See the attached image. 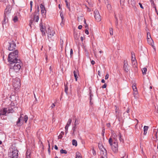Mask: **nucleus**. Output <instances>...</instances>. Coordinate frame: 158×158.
<instances>
[{
	"instance_id": "obj_29",
	"label": "nucleus",
	"mask_w": 158,
	"mask_h": 158,
	"mask_svg": "<svg viewBox=\"0 0 158 158\" xmlns=\"http://www.w3.org/2000/svg\"><path fill=\"white\" fill-rule=\"evenodd\" d=\"M132 89H133V91H135V90H137V89L136 86V84H133L132 85Z\"/></svg>"
},
{
	"instance_id": "obj_60",
	"label": "nucleus",
	"mask_w": 158,
	"mask_h": 158,
	"mask_svg": "<svg viewBox=\"0 0 158 158\" xmlns=\"http://www.w3.org/2000/svg\"><path fill=\"white\" fill-rule=\"evenodd\" d=\"M54 148L56 150H57L58 148L57 146L56 145H55V147H54Z\"/></svg>"
},
{
	"instance_id": "obj_6",
	"label": "nucleus",
	"mask_w": 158,
	"mask_h": 158,
	"mask_svg": "<svg viewBox=\"0 0 158 158\" xmlns=\"http://www.w3.org/2000/svg\"><path fill=\"white\" fill-rule=\"evenodd\" d=\"M39 7L38 6V10L37 11H35L33 14V16L34 17L33 21H35L36 22H37L39 20Z\"/></svg>"
},
{
	"instance_id": "obj_19",
	"label": "nucleus",
	"mask_w": 158,
	"mask_h": 158,
	"mask_svg": "<svg viewBox=\"0 0 158 158\" xmlns=\"http://www.w3.org/2000/svg\"><path fill=\"white\" fill-rule=\"evenodd\" d=\"M13 104L14 103H11V105L12 106L11 107V108H9L8 110V113H12L14 111V109L15 108V107L13 106Z\"/></svg>"
},
{
	"instance_id": "obj_38",
	"label": "nucleus",
	"mask_w": 158,
	"mask_h": 158,
	"mask_svg": "<svg viewBox=\"0 0 158 158\" xmlns=\"http://www.w3.org/2000/svg\"><path fill=\"white\" fill-rule=\"evenodd\" d=\"M110 33L111 35H113V29L112 28H110L109 29Z\"/></svg>"
},
{
	"instance_id": "obj_64",
	"label": "nucleus",
	"mask_w": 158,
	"mask_h": 158,
	"mask_svg": "<svg viewBox=\"0 0 158 158\" xmlns=\"http://www.w3.org/2000/svg\"><path fill=\"white\" fill-rule=\"evenodd\" d=\"M118 137L119 138H121V134L120 133L119 134Z\"/></svg>"
},
{
	"instance_id": "obj_62",
	"label": "nucleus",
	"mask_w": 158,
	"mask_h": 158,
	"mask_svg": "<svg viewBox=\"0 0 158 158\" xmlns=\"http://www.w3.org/2000/svg\"><path fill=\"white\" fill-rule=\"evenodd\" d=\"M23 115V114H21L20 117L19 118H20L21 119L23 118L22 117V115Z\"/></svg>"
},
{
	"instance_id": "obj_47",
	"label": "nucleus",
	"mask_w": 158,
	"mask_h": 158,
	"mask_svg": "<svg viewBox=\"0 0 158 158\" xmlns=\"http://www.w3.org/2000/svg\"><path fill=\"white\" fill-rule=\"evenodd\" d=\"M33 20H31L30 21L29 25L31 27V25L32 23Z\"/></svg>"
},
{
	"instance_id": "obj_52",
	"label": "nucleus",
	"mask_w": 158,
	"mask_h": 158,
	"mask_svg": "<svg viewBox=\"0 0 158 158\" xmlns=\"http://www.w3.org/2000/svg\"><path fill=\"white\" fill-rule=\"evenodd\" d=\"M32 3H33L32 1H30V7H31V8H32Z\"/></svg>"
},
{
	"instance_id": "obj_26",
	"label": "nucleus",
	"mask_w": 158,
	"mask_h": 158,
	"mask_svg": "<svg viewBox=\"0 0 158 158\" xmlns=\"http://www.w3.org/2000/svg\"><path fill=\"white\" fill-rule=\"evenodd\" d=\"M72 144L73 145L76 146L77 145V142L76 140L73 139L72 140Z\"/></svg>"
},
{
	"instance_id": "obj_31",
	"label": "nucleus",
	"mask_w": 158,
	"mask_h": 158,
	"mask_svg": "<svg viewBox=\"0 0 158 158\" xmlns=\"http://www.w3.org/2000/svg\"><path fill=\"white\" fill-rule=\"evenodd\" d=\"M138 94V93L137 92V90L134 91L133 94H134V97L135 98L137 97Z\"/></svg>"
},
{
	"instance_id": "obj_58",
	"label": "nucleus",
	"mask_w": 158,
	"mask_h": 158,
	"mask_svg": "<svg viewBox=\"0 0 158 158\" xmlns=\"http://www.w3.org/2000/svg\"><path fill=\"white\" fill-rule=\"evenodd\" d=\"M49 69H50V73H51V72H52V68L51 66H50V67Z\"/></svg>"
},
{
	"instance_id": "obj_50",
	"label": "nucleus",
	"mask_w": 158,
	"mask_h": 158,
	"mask_svg": "<svg viewBox=\"0 0 158 158\" xmlns=\"http://www.w3.org/2000/svg\"><path fill=\"white\" fill-rule=\"evenodd\" d=\"M115 19H116V26H117L118 24V19H117V18H115Z\"/></svg>"
},
{
	"instance_id": "obj_11",
	"label": "nucleus",
	"mask_w": 158,
	"mask_h": 158,
	"mask_svg": "<svg viewBox=\"0 0 158 158\" xmlns=\"http://www.w3.org/2000/svg\"><path fill=\"white\" fill-rule=\"evenodd\" d=\"M40 30L43 35H45V27L44 26L42 23L40 24Z\"/></svg>"
},
{
	"instance_id": "obj_44",
	"label": "nucleus",
	"mask_w": 158,
	"mask_h": 158,
	"mask_svg": "<svg viewBox=\"0 0 158 158\" xmlns=\"http://www.w3.org/2000/svg\"><path fill=\"white\" fill-rule=\"evenodd\" d=\"M70 56H71V57L73 55V50H72V49H70Z\"/></svg>"
},
{
	"instance_id": "obj_23",
	"label": "nucleus",
	"mask_w": 158,
	"mask_h": 158,
	"mask_svg": "<svg viewBox=\"0 0 158 158\" xmlns=\"http://www.w3.org/2000/svg\"><path fill=\"white\" fill-rule=\"evenodd\" d=\"M132 63L134 67H135L137 65V62L135 58H134V60H132Z\"/></svg>"
},
{
	"instance_id": "obj_40",
	"label": "nucleus",
	"mask_w": 158,
	"mask_h": 158,
	"mask_svg": "<svg viewBox=\"0 0 158 158\" xmlns=\"http://www.w3.org/2000/svg\"><path fill=\"white\" fill-rule=\"evenodd\" d=\"M98 147L99 148V149L100 150H101L102 149L104 148H103V147L102 146V144H101L100 143H98Z\"/></svg>"
},
{
	"instance_id": "obj_18",
	"label": "nucleus",
	"mask_w": 158,
	"mask_h": 158,
	"mask_svg": "<svg viewBox=\"0 0 158 158\" xmlns=\"http://www.w3.org/2000/svg\"><path fill=\"white\" fill-rule=\"evenodd\" d=\"M40 8L41 9V13L43 15H45L46 11L44 6L42 4H41L40 5Z\"/></svg>"
},
{
	"instance_id": "obj_57",
	"label": "nucleus",
	"mask_w": 158,
	"mask_h": 158,
	"mask_svg": "<svg viewBox=\"0 0 158 158\" xmlns=\"http://www.w3.org/2000/svg\"><path fill=\"white\" fill-rule=\"evenodd\" d=\"M98 74L100 76H101V72L100 71H98Z\"/></svg>"
},
{
	"instance_id": "obj_37",
	"label": "nucleus",
	"mask_w": 158,
	"mask_h": 158,
	"mask_svg": "<svg viewBox=\"0 0 158 158\" xmlns=\"http://www.w3.org/2000/svg\"><path fill=\"white\" fill-rule=\"evenodd\" d=\"M24 119L25 122V123H26L27 121V120H28V117H27V115H25L24 118Z\"/></svg>"
},
{
	"instance_id": "obj_41",
	"label": "nucleus",
	"mask_w": 158,
	"mask_h": 158,
	"mask_svg": "<svg viewBox=\"0 0 158 158\" xmlns=\"http://www.w3.org/2000/svg\"><path fill=\"white\" fill-rule=\"evenodd\" d=\"M60 17H61V19H62V22H63V19H64V16H63V15L62 14V12H60Z\"/></svg>"
},
{
	"instance_id": "obj_63",
	"label": "nucleus",
	"mask_w": 158,
	"mask_h": 158,
	"mask_svg": "<svg viewBox=\"0 0 158 158\" xmlns=\"http://www.w3.org/2000/svg\"><path fill=\"white\" fill-rule=\"evenodd\" d=\"M101 82L102 83H105V81L104 80V79H103L102 80V81H101Z\"/></svg>"
},
{
	"instance_id": "obj_8",
	"label": "nucleus",
	"mask_w": 158,
	"mask_h": 158,
	"mask_svg": "<svg viewBox=\"0 0 158 158\" xmlns=\"http://www.w3.org/2000/svg\"><path fill=\"white\" fill-rule=\"evenodd\" d=\"M94 14L96 20L98 22L100 21L101 20V17L98 10H95L94 11Z\"/></svg>"
},
{
	"instance_id": "obj_27",
	"label": "nucleus",
	"mask_w": 158,
	"mask_h": 158,
	"mask_svg": "<svg viewBox=\"0 0 158 158\" xmlns=\"http://www.w3.org/2000/svg\"><path fill=\"white\" fill-rule=\"evenodd\" d=\"M64 132L63 131H61L60 135H58V138H62L63 137V135H64Z\"/></svg>"
},
{
	"instance_id": "obj_55",
	"label": "nucleus",
	"mask_w": 158,
	"mask_h": 158,
	"mask_svg": "<svg viewBox=\"0 0 158 158\" xmlns=\"http://www.w3.org/2000/svg\"><path fill=\"white\" fill-rule=\"evenodd\" d=\"M139 6H140V7L141 8H142V9H143V6H142V4L140 3H139Z\"/></svg>"
},
{
	"instance_id": "obj_46",
	"label": "nucleus",
	"mask_w": 158,
	"mask_h": 158,
	"mask_svg": "<svg viewBox=\"0 0 158 158\" xmlns=\"http://www.w3.org/2000/svg\"><path fill=\"white\" fill-rule=\"evenodd\" d=\"M85 33L87 34L88 35L89 32L88 31V29H86L85 31Z\"/></svg>"
},
{
	"instance_id": "obj_7",
	"label": "nucleus",
	"mask_w": 158,
	"mask_h": 158,
	"mask_svg": "<svg viewBox=\"0 0 158 158\" xmlns=\"http://www.w3.org/2000/svg\"><path fill=\"white\" fill-rule=\"evenodd\" d=\"M9 47L8 49L10 51H12L15 48L16 44L13 41H12L9 43Z\"/></svg>"
},
{
	"instance_id": "obj_5",
	"label": "nucleus",
	"mask_w": 158,
	"mask_h": 158,
	"mask_svg": "<svg viewBox=\"0 0 158 158\" xmlns=\"http://www.w3.org/2000/svg\"><path fill=\"white\" fill-rule=\"evenodd\" d=\"M109 142L111 146V149L112 151L116 153L117 152L118 149V145L117 142L115 139H109Z\"/></svg>"
},
{
	"instance_id": "obj_24",
	"label": "nucleus",
	"mask_w": 158,
	"mask_h": 158,
	"mask_svg": "<svg viewBox=\"0 0 158 158\" xmlns=\"http://www.w3.org/2000/svg\"><path fill=\"white\" fill-rule=\"evenodd\" d=\"M76 158H82L81 154L79 152H76Z\"/></svg>"
},
{
	"instance_id": "obj_17",
	"label": "nucleus",
	"mask_w": 158,
	"mask_h": 158,
	"mask_svg": "<svg viewBox=\"0 0 158 158\" xmlns=\"http://www.w3.org/2000/svg\"><path fill=\"white\" fill-rule=\"evenodd\" d=\"M7 112V108H3L0 110V116L5 115Z\"/></svg>"
},
{
	"instance_id": "obj_13",
	"label": "nucleus",
	"mask_w": 158,
	"mask_h": 158,
	"mask_svg": "<svg viewBox=\"0 0 158 158\" xmlns=\"http://www.w3.org/2000/svg\"><path fill=\"white\" fill-rule=\"evenodd\" d=\"M72 121V120L71 118H69V119L67 123V124L65 127V132L66 133H67L68 129V127L71 124V123Z\"/></svg>"
},
{
	"instance_id": "obj_51",
	"label": "nucleus",
	"mask_w": 158,
	"mask_h": 158,
	"mask_svg": "<svg viewBox=\"0 0 158 158\" xmlns=\"http://www.w3.org/2000/svg\"><path fill=\"white\" fill-rule=\"evenodd\" d=\"M106 84H104V85H103L102 86V88H105L106 87Z\"/></svg>"
},
{
	"instance_id": "obj_28",
	"label": "nucleus",
	"mask_w": 158,
	"mask_h": 158,
	"mask_svg": "<svg viewBox=\"0 0 158 158\" xmlns=\"http://www.w3.org/2000/svg\"><path fill=\"white\" fill-rule=\"evenodd\" d=\"M13 21L15 23H16L18 21V18L17 16L14 17L13 19Z\"/></svg>"
},
{
	"instance_id": "obj_39",
	"label": "nucleus",
	"mask_w": 158,
	"mask_h": 158,
	"mask_svg": "<svg viewBox=\"0 0 158 158\" xmlns=\"http://www.w3.org/2000/svg\"><path fill=\"white\" fill-rule=\"evenodd\" d=\"M93 95L92 94H91V93H90V102L89 103L90 104H92L93 103L91 102V99H92V96H93Z\"/></svg>"
},
{
	"instance_id": "obj_9",
	"label": "nucleus",
	"mask_w": 158,
	"mask_h": 158,
	"mask_svg": "<svg viewBox=\"0 0 158 158\" xmlns=\"http://www.w3.org/2000/svg\"><path fill=\"white\" fill-rule=\"evenodd\" d=\"M47 33L48 34V39L49 38H51L53 36L55 33V31L53 30H51L49 28H48Z\"/></svg>"
},
{
	"instance_id": "obj_15",
	"label": "nucleus",
	"mask_w": 158,
	"mask_h": 158,
	"mask_svg": "<svg viewBox=\"0 0 158 158\" xmlns=\"http://www.w3.org/2000/svg\"><path fill=\"white\" fill-rule=\"evenodd\" d=\"M147 40L149 44L151 45L152 46H153V44H154L153 40L152 39L150 35H148V34Z\"/></svg>"
},
{
	"instance_id": "obj_32",
	"label": "nucleus",
	"mask_w": 158,
	"mask_h": 158,
	"mask_svg": "<svg viewBox=\"0 0 158 158\" xmlns=\"http://www.w3.org/2000/svg\"><path fill=\"white\" fill-rule=\"evenodd\" d=\"M21 120V119L20 118H19L18 121L17 122L16 125L18 126H20L21 125V123H20Z\"/></svg>"
},
{
	"instance_id": "obj_42",
	"label": "nucleus",
	"mask_w": 158,
	"mask_h": 158,
	"mask_svg": "<svg viewBox=\"0 0 158 158\" xmlns=\"http://www.w3.org/2000/svg\"><path fill=\"white\" fill-rule=\"evenodd\" d=\"M107 7L109 10H110L111 9V7L110 4H108L107 5Z\"/></svg>"
},
{
	"instance_id": "obj_56",
	"label": "nucleus",
	"mask_w": 158,
	"mask_h": 158,
	"mask_svg": "<svg viewBox=\"0 0 158 158\" xmlns=\"http://www.w3.org/2000/svg\"><path fill=\"white\" fill-rule=\"evenodd\" d=\"M91 63L92 64L94 65L95 64V62L94 61L92 60L91 61Z\"/></svg>"
},
{
	"instance_id": "obj_22",
	"label": "nucleus",
	"mask_w": 158,
	"mask_h": 158,
	"mask_svg": "<svg viewBox=\"0 0 158 158\" xmlns=\"http://www.w3.org/2000/svg\"><path fill=\"white\" fill-rule=\"evenodd\" d=\"M78 73V70H74L73 71V73H74V77L75 78V80L76 81H77V74Z\"/></svg>"
},
{
	"instance_id": "obj_2",
	"label": "nucleus",
	"mask_w": 158,
	"mask_h": 158,
	"mask_svg": "<svg viewBox=\"0 0 158 158\" xmlns=\"http://www.w3.org/2000/svg\"><path fill=\"white\" fill-rule=\"evenodd\" d=\"M13 71L12 70L10 73L11 76L13 77L12 85L14 89L16 90H17L20 87V80L19 78L17 77L14 78V77L13 76Z\"/></svg>"
},
{
	"instance_id": "obj_4",
	"label": "nucleus",
	"mask_w": 158,
	"mask_h": 158,
	"mask_svg": "<svg viewBox=\"0 0 158 158\" xmlns=\"http://www.w3.org/2000/svg\"><path fill=\"white\" fill-rule=\"evenodd\" d=\"M22 64V63L21 60H18V61H17L16 62H14L10 64V69L17 72L20 69Z\"/></svg>"
},
{
	"instance_id": "obj_20",
	"label": "nucleus",
	"mask_w": 158,
	"mask_h": 158,
	"mask_svg": "<svg viewBox=\"0 0 158 158\" xmlns=\"http://www.w3.org/2000/svg\"><path fill=\"white\" fill-rule=\"evenodd\" d=\"M115 113H116V116L117 118L119 117L120 116V111L119 110V109L117 108V107L115 106Z\"/></svg>"
},
{
	"instance_id": "obj_25",
	"label": "nucleus",
	"mask_w": 158,
	"mask_h": 158,
	"mask_svg": "<svg viewBox=\"0 0 158 158\" xmlns=\"http://www.w3.org/2000/svg\"><path fill=\"white\" fill-rule=\"evenodd\" d=\"M78 124V121L77 120L76 118L75 120V121L74 122V126L73 127V128L75 129L76 128V126Z\"/></svg>"
},
{
	"instance_id": "obj_35",
	"label": "nucleus",
	"mask_w": 158,
	"mask_h": 158,
	"mask_svg": "<svg viewBox=\"0 0 158 158\" xmlns=\"http://www.w3.org/2000/svg\"><path fill=\"white\" fill-rule=\"evenodd\" d=\"M74 38L76 40H78L79 38V36L77 34L74 33Z\"/></svg>"
},
{
	"instance_id": "obj_30",
	"label": "nucleus",
	"mask_w": 158,
	"mask_h": 158,
	"mask_svg": "<svg viewBox=\"0 0 158 158\" xmlns=\"http://www.w3.org/2000/svg\"><path fill=\"white\" fill-rule=\"evenodd\" d=\"M65 3H66V6L67 7L69 10H70V5L69 3H68V0H65Z\"/></svg>"
},
{
	"instance_id": "obj_21",
	"label": "nucleus",
	"mask_w": 158,
	"mask_h": 158,
	"mask_svg": "<svg viewBox=\"0 0 158 158\" xmlns=\"http://www.w3.org/2000/svg\"><path fill=\"white\" fill-rule=\"evenodd\" d=\"M149 128V127L147 126H145L143 127V135H146L147 133V131Z\"/></svg>"
},
{
	"instance_id": "obj_36",
	"label": "nucleus",
	"mask_w": 158,
	"mask_h": 158,
	"mask_svg": "<svg viewBox=\"0 0 158 158\" xmlns=\"http://www.w3.org/2000/svg\"><path fill=\"white\" fill-rule=\"evenodd\" d=\"M26 158H31L30 156V153L28 152H27L26 153Z\"/></svg>"
},
{
	"instance_id": "obj_59",
	"label": "nucleus",
	"mask_w": 158,
	"mask_h": 158,
	"mask_svg": "<svg viewBox=\"0 0 158 158\" xmlns=\"http://www.w3.org/2000/svg\"><path fill=\"white\" fill-rule=\"evenodd\" d=\"M155 137L157 138V132H155Z\"/></svg>"
},
{
	"instance_id": "obj_33",
	"label": "nucleus",
	"mask_w": 158,
	"mask_h": 158,
	"mask_svg": "<svg viewBox=\"0 0 158 158\" xmlns=\"http://www.w3.org/2000/svg\"><path fill=\"white\" fill-rule=\"evenodd\" d=\"M142 71L143 74H145L147 71V69L146 68H143L142 70Z\"/></svg>"
},
{
	"instance_id": "obj_10",
	"label": "nucleus",
	"mask_w": 158,
	"mask_h": 158,
	"mask_svg": "<svg viewBox=\"0 0 158 158\" xmlns=\"http://www.w3.org/2000/svg\"><path fill=\"white\" fill-rule=\"evenodd\" d=\"M11 9L10 6H7L5 10L4 16H8L10 13Z\"/></svg>"
},
{
	"instance_id": "obj_16",
	"label": "nucleus",
	"mask_w": 158,
	"mask_h": 158,
	"mask_svg": "<svg viewBox=\"0 0 158 158\" xmlns=\"http://www.w3.org/2000/svg\"><path fill=\"white\" fill-rule=\"evenodd\" d=\"M100 153L102 156H104V157H106L107 155V152L106 149L105 148H103L100 150Z\"/></svg>"
},
{
	"instance_id": "obj_61",
	"label": "nucleus",
	"mask_w": 158,
	"mask_h": 158,
	"mask_svg": "<svg viewBox=\"0 0 158 158\" xmlns=\"http://www.w3.org/2000/svg\"><path fill=\"white\" fill-rule=\"evenodd\" d=\"M126 156L125 153H124V154L123 156H122L121 158H124V156Z\"/></svg>"
},
{
	"instance_id": "obj_14",
	"label": "nucleus",
	"mask_w": 158,
	"mask_h": 158,
	"mask_svg": "<svg viewBox=\"0 0 158 158\" xmlns=\"http://www.w3.org/2000/svg\"><path fill=\"white\" fill-rule=\"evenodd\" d=\"M8 21V16H6V15L4 16V21L2 22V25L3 27L4 26L5 27H6Z\"/></svg>"
},
{
	"instance_id": "obj_54",
	"label": "nucleus",
	"mask_w": 158,
	"mask_h": 158,
	"mask_svg": "<svg viewBox=\"0 0 158 158\" xmlns=\"http://www.w3.org/2000/svg\"><path fill=\"white\" fill-rule=\"evenodd\" d=\"M106 126L107 127H109L110 126V123H108L106 124Z\"/></svg>"
},
{
	"instance_id": "obj_3",
	"label": "nucleus",
	"mask_w": 158,
	"mask_h": 158,
	"mask_svg": "<svg viewBox=\"0 0 158 158\" xmlns=\"http://www.w3.org/2000/svg\"><path fill=\"white\" fill-rule=\"evenodd\" d=\"M18 151L14 146L12 145L10 148L8 153L9 156L11 158H17Z\"/></svg>"
},
{
	"instance_id": "obj_49",
	"label": "nucleus",
	"mask_w": 158,
	"mask_h": 158,
	"mask_svg": "<svg viewBox=\"0 0 158 158\" xmlns=\"http://www.w3.org/2000/svg\"><path fill=\"white\" fill-rule=\"evenodd\" d=\"M56 103H54L52 104V106H51V107L52 108H54L55 106Z\"/></svg>"
},
{
	"instance_id": "obj_43",
	"label": "nucleus",
	"mask_w": 158,
	"mask_h": 158,
	"mask_svg": "<svg viewBox=\"0 0 158 158\" xmlns=\"http://www.w3.org/2000/svg\"><path fill=\"white\" fill-rule=\"evenodd\" d=\"M68 89V87L65 85V91L66 94H67V91Z\"/></svg>"
},
{
	"instance_id": "obj_12",
	"label": "nucleus",
	"mask_w": 158,
	"mask_h": 158,
	"mask_svg": "<svg viewBox=\"0 0 158 158\" xmlns=\"http://www.w3.org/2000/svg\"><path fill=\"white\" fill-rule=\"evenodd\" d=\"M128 64L127 61H124L123 69L126 72H128L129 69L128 68Z\"/></svg>"
},
{
	"instance_id": "obj_1",
	"label": "nucleus",
	"mask_w": 158,
	"mask_h": 158,
	"mask_svg": "<svg viewBox=\"0 0 158 158\" xmlns=\"http://www.w3.org/2000/svg\"><path fill=\"white\" fill-rule=\"evenodd\" d=\"M18 52L17 50H15V51L11 52L9 54L8 60L10 64L16 62L18 60H20L18 58Z\"/></svg>"
},
{
	"instance_id": "obj_34",
	"label": "nucleus",
	"mask_w": 158,
	"mask_h": 158,
	"mask_svg": "<svg viewBox=\"0 0 158 158\" xmlns=\"http://www.w3.org/2000/svg\"><path fill=\"white\" fill-rule=\"evenodd\" d=\"M60 152L61 154H67V151L66 150H64L63 149H61L60 150Z\"/></svg>"
},
{
	"instance_id": "obj_53",
	"label": "nucleus",
	"mask_w": 158,
	"mask_h": 158,
	"mask_svg": "<svg viewBox=\"0 0 158 158\" xmlns=\"http://www.w3.org/2000/svg\"><path fill=\"white\" fill-rule=\"evenodd\" d=\"M82 26L81 25H80L78 26V28L79 29H81V28H82Z\"/></svg>"
},
{
	"instance_id": "obj_48",
	"label": "nucleus",
	"mask_w": 158,
	"mask_h": 158,
	"mask_svg": "<svg viewBox=\"0 0 158 158\" xmlns=\"http://www.w3.org/2000/svg\"><path fill=\"white\" fill-rule=\"evenodd\" d=\"M108 77H109V74H108L107 73L105 76V79H108Z\"/></svg>"
},
{
	"instance_id": "obj_45",
	"label": "nucleus",
	"mask_w": 158,
	"mask_h": 158,
	"mask_svg": "<svg viewBox=\"0 0 158 158\" xmlns=\"http://www.w3.org/2000/svg\"><path fill=\"white\" fill-rule=\"evenodd\" d=\"M92 152L94 155H96V151L94 150V148L92 149Z\"/></svg>"
}]
</instances>
